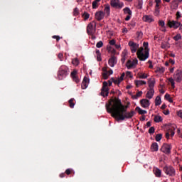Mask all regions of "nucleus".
Returning <instances> with one entry per match:
<instances>
[{
	"mask_svg": "<svg viewBox=\"0 0 182 182\" xmlns=\"http://www.w3.org/2000/svg\"><path fill=\"white\" fill-rule=\"evenodd\" d=\"M124 76H126V74L123 73L119 77L117 78H112V80H109V86H111L112 83H114V85H120L123 80H124Z\"/></svg>",
	"mask_w": 182,
	"mask_h": 182,
	"instance_id": "5",
	"label": "nucleus"
},
{
	"mask_svg": "<svg viewBox=\"0 0 182 182\" xmlns=\"http://www.w3.org/2000/svg\"><path fill=\"white\" fill-rule=\"evenodd\" d=\"M151 151H159V144H157L156 142L152 143V144L151 145Z\"/></svg>",
	"mask_w": 182,
	"mask_h": 182,
	"instance_id": "22",
	"label": "nucleus"
},
{
	"mask_svg": "<svg viewBox=\"0 0 182 182\" xmlns=\"http://www.w3.org/2000/svg\"><path fill=\"white\" fill-rule=\"evenodd\" d=\"M148 63L149 64V69H153V64L151 63V61L149 60Z\"/></svg>",
	"mask_w": 182,
	"mask_h": 182,
	"instance_id": "55",
	"label": "nucleus"
},
{
	"mask_svg": "<svg viewBox=\"0 0 182 182\" xmlns=\"http://www.w3.org/2000/svg\"><path fill=\"white\" fill-rule=\"evenodd\" d=\"M149 133H150L151 134L154 133V127H151V128H149Z\"/></svg>",
	"mask_w": 182,
	"mask_h": 182,
	"instance_id": "49",
	"label": "nucleus"
},
{
	"mask_svg": "<svg viewBox=\"0 0 182 182\" xmlns=\"http://www.w3.org/2000/svg\"><path fill=\"white\" fill-rule=\"evenodd\" d=\"M177 114H178V117H181V119H182V110L178 111Z\"/></svg>",
	"mask_w": 182,
	"mask_h": 182,
	"instance_id": "51",
	"label": "nucleus"
},
{
	"mask_svg": "<svg viewBox=\"0 0 182 182\" xmlns=\"http://www.w3.org/2000/svg\"><path fill=\"white\" fill-rule=\"evenodd\" d=\"M171 151V146L167 144H164L161 148V151H162V153H165V154H170Z\"/></svg>",
	"mask_w": 182,
	"mask_h": 182,
	"instance_id": "12",
	"label": "nucleus"
},
{
	"mask_svg": "<svg viewBox=\"0 0 182 182\" xmlns=\"http://www.w3.org/2000/svg\"><path fill=\"white\" fill-rule=\"evenodd\" d=\"M144 22H147L148 23H151V22H154V18H153L152 16L145 15L142 18Z\"/></svg>",
	"mask_w": 182,
	"mask_h": 182,
	"instance_id": "18",
	"label": "nucleus"
},
{
	"mask_svg": "<svg viewBox=\"0 0 182 182\" xmlns=\"http://www.w3.org/2000/svg\"><path fill=\"white\" fill-rule=\"evenodd\" d=\"M122 32H123V33H127V32H128L127 28H124L122 29Z\"/></svg>",
	"mask_w": 182,
	"mask_h": 182,
	"instance_id": "60",
	"label": "nucleus"
},
{
	"mask_svg": "<svg viewBox=\"0 0 182 182\" xmlns=\"http://www.w3.org/2000/svg\"><path fill=\"white\" fill-rule=\"evenodd\" d=\"M159 25L161 27L166 26V23H164V21L160 20L159 21Z\"/></svg>",
	"mask_w": 182,
	"mask_h": 182,
	"instance_id": "42",
	"label": "nucleus"
},
{
	"mask_svg": "<svg viewBox=\"0 0 182 182\" xmlns=\"http://www.w3.org/2000/svg\"><path fill=\"white\" fill-rule=\"evenodd\" d=\"M65 173L68 176H69V174H70V173H72V170L70 168H68L65 171Z\"/></svg>",
	"mask_w": 182,
	"mask_h": 182,
	"instance_id": "54",
	"label": "nucleus"
},
{
	"mask_svg": "<svg viewBox=\"0 0 182 182\" xmlns=\"http://www.w3.org/2000/svg\"><path fill=\"white\" fill-rule=\"evenodd\" d=\"M102 46H103V42H102V41H99V42L96 44V47H97V48H102Z\"/></svg>",
	"mask_w": 182,
	"mask_h": 182,
	"instance_id": "44",
	"label": "nucleus"
},
{
	"mask_svg": "<svg viewBox=\"0 0 182 182\" xmlns=\"http://www.w3.org/2000/svg\"><path fill=\"white\" fill-rule=\"evenodd\" d=\"M107 112L111 113L112 117L117 120H124L126 119H132L134 116V112H127V107L122 105V102L117 99L109 100L106 105Z\"/></svg>",
	"mask_w": 182,
	"mask_h": 182,
	"instance_id": "1",
	"label": "nucleus"
},
{
	"mask_svg": "<svg viewBox=\"0 0 182 182\" xmlns=\"http://www.w3.org/2000/svg\"><path fill=\"white\" fill-rule=\"evenodd\" d=\"M153 96H154V89L149 88L146 95V97L147 99H153Z\"/></svg>",
	"mask_w": 182,
	"mask_h": 182,
	"instance_id": "21",
	"label": "nucleus"
},
{
	"mask_svg": "<svg viewBox=\"0 0 182 182\" xmlns=\"http://www.w3.org/2000/svg\"><path fill=\"white\" fill-rule=\"evenodd\" d=\"M168 62L169 63H171V65H174V63H176V62L173 59H169Z\"/></svg>",
	"mask_w": 182,
	"mask_h": 182,
	"instance_id": "59",
	"label": "nucleus"
},
{
	"mask_svg": "<svg viewBox=\"0 0 182 182\" xmlns=\"http://www.w3.org/2000/svg\"><path fill=\"white\" fill-rule=\"evenodd\" d=\"M73 15L74 16H77V15H79V9L77 8L74 9Z\"/></svg>",
	"mask_w": 182,
	"mask_h": 182,
	"instance_id": "40",
	"label": "nucleus"
},
{
	"mask_svg": "<svg viewBox=\"0 0 182 182\" xmlns=\"http://www.w3.org/2000/svg\"><path fill=\"white\" fill-rule=\"evenodd\" d=\"M161 31H162V32H166V26H162V27H161Z\"/></svg>",
	"mask_w": 182,
	"mask_h": 182,
	"instance_id": "58",
	"label": "nucleus"
},
{
	"mask_svg": "<svg viewBox=\"0 0 182 182\" xmlns=\"http://www.w3.org/2000/svg\"><path fill=\"white\" fill-rule=\"evenodd\" d=\"M53 39H56L57 42H59L60 37L59 36H53Z\"/></svg>",
	"mask_w": 182,
	"mask_h": 182,
	"instance_id": "46",
	"label": "nucleus"
},
{
	"mask_svg": "<svg viewBox=\"0 0 182 182\" xmlns=\"http://www.w3.org/2000/svg\"><path fill=\"white\" fill-rule=\"evenodd\" d=\"M181 23L179 21H172L168 22V26L169 28H177L178 26H180Z\"/></svg>",
	"mask_w": 182,
	"mask_h": 182,
	"instance_id": "16",
	"label": "nucleus"
},
{
	"mask_svg": "<svg viewBox=\"0 0 182 182\" xmlns=\"http://www.w3.org/2000/svg\"><path fill=\"white\" fill-rule=\"evenodd\" d=\"M136 112H138V113L139 114H146L147 113V111L144 110V109H141V108H140L139 107H137L136 108Z\"/></svg>",
	"mask_w": 182,
	"mask_h": 182,
	"instance_id": "28",
	"label": "nucleus"
},
{
	"mask_svg": "<svg viewBox=\"0 0 182 182\" xmlns=\"http://www.w3.org/2000/svg\"><path fill=\"white\" fill-rule=\"evenodd\" d=\"M174 41H180L181 39V35L177 34L173 37Z\"/></svg>",
	"mask_w": 182,
	"mask_h": 182,
	"instance_id": "41",
	"label": "nucleus"
},
{
	"mask_svg": "<svg viewBox=\"0 0 182 182\" xmlns=\"http://www.w3.org/2000/svg\"><path fill=\"white\" fill-rule=\"evenodd\" d=\"M140 104L141 107H143L144 109H149L150 106V100L147 99H142L140 101Z\"/></svg>",
	"mask_w": 182,
	"mask_h": 182,
	"instance_id": "14",
	"label": "nucleus"
},
{
	"mask_svg": "<svg viewBox=\"0 0 182 182\" xmlns=\"http://www.w3.org/2000/svg\"><path fill=\"white\" fill-rule=\"evenodd\" d=\"M160 105H161V97L157 96L155 99V106H160Z\"/></svg>",
	"mask_w": 182,
	"mask_h": 182,
	"instance_id": "27",
	"label": "nucleus"
},
{
	"mask_svg": "<svg viewBox=\"0 0 182 182\" xmlns=\"http://www.w3.org/2000/svg\"><path fill=\"white\" fill-rule=\"evenodd\" d=\"M173 79L176 82H181L182 80V71L181 70H178L175 72L173 75Z\"/></svg>",
	"mask_w": 182,
	"mask_h": 182,
	"instance_id": "13",
	"label": "nucleus"
},
{
	"mask_svg": "<svg viewBox=\"0 0 182 182\" xmlns=\"http://www.w3.org/2000/svg\"><path fill=\"white\" fill-rule=\"evenodd\" d=\"M148 85L149 89H154V85H156V79L151 77L148 80Z\"/></svg>",
	"mask_w": 182,
	"mask_h": 182,
	"instance_id": "20",
	"label": "nucleus"
},
{
	"mask_svg": "<svg viewBox=\"0 0 182 182\" xmlns=\"http://www.w3.org/2000/svg\"><path fill=\"white\" fill-rule=\"evenodd\" d=\"M126 53L124 52V53H122V61L123 62V63H124V61L126 60Z\"/></svg>",
	"mask_w": 182,
	"mask_h": 182,
	"instance_id": "45",
	"label": "nucleus"
},
{
	"mask_svg": "<svg viewBox=\"0 0 182 182\" xmlns=\"http://www.w3.org/2000/svg\"><path fill=\"white\" fill-rule=\"evenodd\" d=\"M105 18V13L103 11H97L95 14V18L97 21H102Z\"/></svg>",
	"mask_w": 182,
	"mask_h": 182,
	"instance_id": "19",
	"label": "nucleus"
},
{
	"mask_svg": "<svg viewBox=\"0 0 182 182\" xmlns=\"http://www.w3.org/2000/svg\"><path fill=\"white\" fill-rule=\"evenodd\" d=\"M166 139H168L170 137V131L166 134Z\"/></svg>",
	"mask_w": 182,
	"mask_h": 182,
	"instance_id": "63",
	"label": "nucleus"
},
{
	"mask_svg": "<svg viewBox=\"0 0 182 182\" xmlns=\"http://www.w3.org/2000/svg\"><path fill=\"white\" fill-rule=\"evenodd\" d=\"M170 98H171V97H170V95H168V94H166V95H165V99H166V100H168Z\"/></svg>",
	"mask_w": 182,
	"mask_h": 182,
	"instance_id": "57",
	"label": "nucleus"
},
{
	"mask_svg": "<svg viewBox=\"0 0 182 182\" xmlns=\"http://www.w3.org/2000/svg\"><path fill=\"white\" fill-rule=\"evenodd\" d=\"M87 32L88 35H91L92 39H96V37L94 36L96 33V22L92 21L88 24Z\"/></svg>",
	"mask_w": 182,
	"mask_h": 182,
	"instance_id": "3",
	"label": "nucleus"
},
{
	"mask_svg": "<svg viewBox=\"0 0 182 182\" xmlns=\"http://www.w3.org/2000/svg\"><path fill=\"white\" fill-rule=\"evenodd\" d=\"M101 95L104 97H105V96H107L109 95V88H107V82L106 81L103 82Z\"/></svg>",
	"mask_w": 182,
	"mask_h": 182,
	"instance_id": "11",
	"label": "nucleus"
},
{
	"mask_svg": "<svg viewBox=\"0 0 182 182\" xmlns=\"http://www.w3.org/2000/svg\"><path fill=\"white\" fill-rule=\"evenodd\" d=\"M165 71H166V69L164 68V67H158L155 70L156 73H158L159 75H163V73Z\"/></svg>",
	"mask_w": 182,
	"mask_h": 182,
	"instance_id": "24",
	"label": "nucleus"
},
{
	"mask_svg": "<svg viewBox=\"0 0 182 182\" xmlns=\"http://www.w3.org/2000/svg\"><path fill=\"white\" fill-rule=\"evenodd\" d=\"M66 76H68V67H66V65H62L59 69L58 77L59 80H62L65 79Z\"/></svg>",
	"mask_w": 182,
	"mask_h": 182,
	"instance_id": "4",
	"label": "nucleus"
},
{
	"mask_svg": "<svg viewBox=\"0 0 182 182\" xmlns=\"http://www.w3.org/2000/svg\"><path fill=\"white\" fill-rule=\"evenodd\" d=\"M168 82H170L171 85V87H173V89H174V87H176L175 85V82H174V80L173 79V77H169L168 79Z\"/></svg>",
	"mask_w": 182,
	"mask_h": 182,
	"instance_id": "34",
	"label": "nucleus"
},
{
	"mask_svg": "<svg viewBox=\"0 0 182 182\" xmlns=\"http://www.w3.org/2000/svg\"><path fill=\"white\" fill-rule=\"evenodd\" d=\"M70 107L73 109L75 107V99L72 98L69 100Z\"/></svg>",
	"mask_w": 182,
	"mask_h": 182,
	"instance_id": "33",
	"label": "nucleus"
},
{
	"mask_svg": "<svg viewBox=\"0 0 182 182\" xmlns=\"http://www.w3.org/2000/svg\"><path fill=\"white\" fill-rule=\"evenodd\" d=\"M138 5L139 8H141L143 6V0H138Z\"/></svg>",
	"mask_w": 182,
	"mask_h": 182,
	"instance_id": "47",
	"label": "nucleus"
},
{
	"mask_svg": "<svg viewBox=\"0 0 182 182\" xmlns=\"http://www.w3.org/2000/svg\"><path fill=\"white\" fill-rule=\"evenodd\" d=\"M128 46H129V49L132 52V53H136V52H137V50H139V43H136L134 41H130L128 43Z\"/></svg>",
	"mask_w": 182,
	"mask_h": 182,
	"instance_id": "7",
	"label": "nucleus"
},
{
	"mask_svg": "<svg viewBox=\"0 0 182 182\" xmlns=\"http://www.w3.org/2000/svg\"><path fill=\"white\" fill-rule=\"evenodd\" d=\"M123 12H124V15H127V17L125 18V21H130V19L132 18V15L133 14V12L130 9V8L125 7L123 9Z\"/></svg>",
	"mask_w": 182,
	"mask_h": 182,
	"instance_id": "10",
	"label": "nucleus"
},
{
	"mask_svg": "<svg viewBox=\"0 0 182 182\" xmlns=\"http://www.w3.org/2000/svg\"><path fill=\"white\" fill-rule=\"evenodd\" d=\"M71 77H72L73 80L74 82H76L77 83H79L80 82V80L79 79V77H77V70H74L71 73Z\"/></svg>",
	"mask_w": 182,
	"mask_h": 182,
	"instance_id": "17",
	"label": "nucleus"
},
{
	"mask_svg": "<svg viewBox=\"0 0 182 182\" xmlns=\"http://www.w3.org/2000/svg\"><path fill=\"white\" fill-rule=\"evenodd\" d=\"M110 5L112 8H116L117 9H122L124 6V4L120 2V0H111Z\"/></svg>",
	"mask_w": 182,
	"mask_h": 182,
	"instance_id": "8",
	"label": "nucleus"
},
{
	"mask_svg": "<svg viewBox=\"0 0 182 182\" xmlns=\"http://www.w3.org/2000/svg\"><path fill=\"white\" fill-rule=\"evenodd\" d=\"M58 59H60V60H62V59H63V54L62 53H60L58 55Z\"/></svg>",
	"mask_w": 182,
	"mask_h": 182,
	"instance_id": "50",
	"label": "nucleus"
},
{
	"mask_svg": "<svg viewBox=\"0 0 182 182\" xmlns=\"http://www.w3.org/2000/svg\"><path fill=\"white\" fill-rule=\"evenodd\" d=\"M142 95H143V92L139 91L138 92H136V95H132V99H139V97H141Z\"/></svg>",
	"mask_w": 182,
	"mask_h": 182,
	"instance_id": "30",
	"label": "nucleus"
},
{
	"mask_svg": "<svg viewBox=\"0 0 182 182\" xmlns=\"http://www.w3.org/2000/svg\"><path fill=\"white\" fill-rule=\"evenodd\" d=\"M144 47H140L136 52L137 58L139 60L144 61L149 59L150 56V49H149V43L144 42Z\"/></svg>",
	"mask_w": 182,
	"mask_h": 182,
	"instance_id": "2",
	"label": "nucleus"
},
{
	"mask_svg": "<svg viewBox=\"0 0 182 182\" xmlns=\"http://www.w3.org/2000/svg\"><path fill=\"white\" fill-rule=\"evenodd\" d=\"M102 76L104 77V79H109V73H107V71H105V73H102Z\"/></svg>",
	"mask_w": 182,
	"mask_h": 182,
	"instance_id": "39",
	"label": "nucleus"
},
{
	"mask_svg": "<svg viewBox=\"0 0 182 182\" xmlns=\"http://www.w3.org/2000/svg\"><path fill=\"white\" fill-rule=\"evenodd\" d=\"M109 45H112V46L115 45L116 41H114V39H112V40L109 41Z\"/></svg>",
	"mask_w": 182,
	"mask_h": 182,
	"instance_id": "53",
	"label": "nucleus"
},
{
	"mask_svg": "<svg viewBox=\"0 0 182 182\" xmlns=\"http://www.w3.org/2000/svg\"><path fill=\"white\" fill-rule=\"evenodd\" d=\"M166 107H167V106H166L165 104H164V105H162L161 109H162L163 110H164V109H166Z\"/></svg>",
	"mask_w": 182,
	"mask_h": 182,
	"instance_id": "62",
	"label": "nucleus"
},
{
	"mask_svg": "<svg viewBox=\"0 0 182 182\" xmlns=\"http://www.w3.org/2000/svg\"><path fill=\"white\" fill-rule=\"evenodd\" d=\"M138 76H139V79H147V77H149V75H147L144 73H139L138 74Z\"/></svg>",
	"mask_w": 182,
	"mask_h": 182,
	"instance_id": "29",
	"label": "nucleus"
},
{
	"mask_svg": "<svg viewBox=\"0 0 182 182\" xmlns=\"http://www.w3.org/2000/svg\"><path fill=\"white\" fill-rule=\"evenodd\" d=\"M109 66H111V68H113V66H114V65H116V58L112 57L109 60Z\"/></svg>",
	"mask_w": 182,
	"mask_h": 182,
	"instance_id": "26",
	"label": "nucleus"
},
{
	"mask_svg": "<svg viewBox=\"0 0 182 182\" xmlns=\"http://www.w3.org/2000/svg\"><path fill=\"white\" fill-rule=\"evenodd\" d=\"M162 137H163V135L161 134H156V141H160V140H161Z\"/></svg>",
	"mask_w": 182,
	"mask_h": 182,
	"instance_id": "38",
	"label": "nucleus"
},
{
	"mask_svg": "<svg viewBox=\"0 0 182 182\" xmlns=\"http://www.w3.org/2000/svg\"><path fill=\"white\" fill-rule=\"evenodd\" d=\"M138 63H139V60H137V58L131 59L127 62L126 66L127 69H134V68L137 66Z\"/></svg>",
	"mask_w": 182,
	"mask_h": 182,
	"instance_id": "6",
	"label": "nucleus"
},
{
	"mask_svg": "<svg viewBox=\"0 0 182 182\" xmlns=\"http://www.w3.org/2000/svg\"><path fill=\"white\" fill-rule=\"evenodd\" d=\"M153 171L156 177H161V170H160L159 168H154Z\"/></svg>",
	"mask_w": 182,
	"mask_h": 182,
	"instance_id": "23",
	"label": "nucleus"
},
{
	"mask_svg": "<svg viewBox=\"0 0 182 182\" xmlns=\"http://www.w3.org/2000/svg\"><path fill=\"white\" fill-rule=\"evenodd\" d=\"M154 15H155V16H159V15H160V10L159 9L156 8L155 9Z\"/></svg>",
	"mask_w": 182,
	"mask_h": 182,
	"instance_id": "43",
	"label": "nucleus"
},
{
	"mask_svg": "<svg viewBox=\"0 0 182 182\" xmlns=\"http://www.w3.org/2000/svg\"><path fill=\"white\" fill-rule=\"evenodd\" d=\"M163 113L165 114V116H168V114H170V111L168 109L164 110Z\"/></svg>",
	"mask_w": 182,
	"mask_h": 182,
	"instance_id": "48",
	"label": "nucleus"
},
{
	"mask_svg": "<svg viewBox=\"0 0 182 182\" xmlns=\"http://www.w3.org/2000/svg\"><path fill=\"white\" fill-rule=\"evenodd\" d=\"M179 18H181V14H180L179 11H177V13H176V19H177V21H178Z\"/></svg>",
	"mask_w": 182,
	"mask_h": 182,
	"instance_id": "52",
	"label": "nucleus"
},
{
	"mask_svg": "<svg viewBox=\"0 0 182 182\" xmlns=\"http://www.w3.org/2000/svg\"><path fill=\"white\" fill-rule=\"evenodd\" d=\"M97 2H100V0H95L92 2V8H93V9H96V8H97Z\"/></svg>",
	"mask_w": 182,
	"mask_h": 182,
	"instance_id": "37",
	"label": "nucleus"
},
{
	"mask_svg": "<svg viewBox=\"0 0 182 182\" xmlns=\"http://www.w3.org/2000/svg\"><path fill=\"white\" fill-rule=\"evenodd\" d=\"M164 171L167 174V176H174L176 171L172 166H164Z\"/></svg>",
	"mask_w": 182,
	"mask_h": 182,
	"instance_id": "9",
	"label": "nucleus"
},
{
	"mask_svg": "<svg viewBox=\"0 0 182 182\" xmlns=\"http://www.w3.org/2000/svg\"><path fill=\"white\" fill-rule=\"evenodd\" d=\"M107 73H108V75H109V76H110V75H113V70H112L107 71Z\"/></svg>",
	"mask_w": 182,
	"mask_h": 182,
	"instance_id": "61",
	"label": "nucleus"
},
{
	"mask_svg": "<svg viewBox=\"0 0 182 182\" xmlns=\"http://www.w3.org/2000/svg\"><path fill=\"white\" fill-rule=\"evenodd\" d=\"M104 12L107 15H110V6L107 5L104 9Z\"/></svg>",
	"mask_w": 182,
	"mask_h": 182,
	"instance_id": "32",
	"label": "nucleus"
},
{
	"mask_svg": "<svg viewBox=\"0 0 182 182\" xmlns=\"http://www.w3.org/2000/svg\"><path fill=\"white\" fill-rule=\"evenodd\" d=\"M161 120H163L161 117H160V116H155L154 122H156V123H160V122H161Z\"/></svg>",
	"mask_w": 182,
	"mask_h": 182,
	"instance_id": "36",
	"label": "nucleus"
},
{
	"mask_svg": "<svg viewBox=\"0 0 182 182\" xmlns=\"http://www.w3.org/2000/svg\"><path fill=\"white\" fill-rule=\"evenodd\" d=\"M169 134H171V136H174L175 133L174 131H169Z\"/></svg>",
	"mask_w": 182,
	"mask_h": 182,
	"instance_id": "64",
	"label": "nucleus"
},
{
	"mask_svg": "<svg viewBox=\"0 0 182 182\" xmlns=\"http://www.w3.org/2000/svg\"><path fill=\"white\" fill-rule=\"evenodd\" d=\"M72 63H73V65L74 66H77V65H79V63H80L79 59H77V58H74V59H73Z\"/></svg>",
	"mask_w": 182,
	"mask_h": 182,
	"instance_id": "35",
	"label": "nucleus"
},
{
	"mask_svg": "<svg viewBox=\"0 0 182 182\" xmlns=\"http://www.w3.org/2000/svg\"><path fill=\"white\" fill-rule=\"evenodd\" d=\"M84 17H85V19H89V14L87 13L84 14Z\"/></svg>",
	"mask_w": 182,
	"mask_h": 182,
	"instance_id": "56",
	"label": "nucleus"
},
{
	"mask_svg": "<svg viewBox=\"0 0 182 182\" xmlns=\"http://www.w3.org/2000/svg\"><path fill=\"white\" fill-rule=\"evenodd\" d=\"M89 82H90L89 77H85L81 84L82 89H87V86H89Z\"/></svg>",
	"mask_w": 182,
	"mask_h": 182,
	"instance_id": "15",
	"label": "nucleus"
},
{
	"mask_svg": "<svg viewBox=\"0 0 182 182\" xmlns=\"http://www.w3.org/2000/svg\"><path fill=\"white\" fill-rule=\"evenodd\" d=\"M170 48V44L167 42H163L161 43V48L162 49H168Z\"/></svg>",
	"mask_w": 182,
	"mask_h": 182,
	"instance_id": "31",
	"label": "nucleus"
},
{
	"mask_svg": "<svg viewBox=\"0 0 182 182\" xmlns=\"http://www.w3.org/2000/svg\"><path fill=\"white\" fill-rule=\"evenodd\" d=\"M134 83H135L136 87H139V86H143V85L147 84V82L144 80H135Z\"/></svg>",
	"mask_w": 182,
	"mask_h": 182,
	"instance_id": "25",
	"label": "nucleus"
}]
</instances>
